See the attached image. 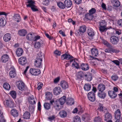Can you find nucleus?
<instances>
[{
	"label": "nucleus",
	"instance_id": "b1692460",
	"mask_svg": "<svg viewBox=\"0 0 122 122\" xmlns=\"http://www.w3.org/2000/svg\"><path fill=\"white\" fill-rule=\"evenodd\" d=\"M11 114L14 117H16L18 116V113L17 110L15 109H13L11 110Z\"/></svg>",
	"mask_w": 122,
	"mask_h": 122
},
{
	"label": "nucleus",
	"instance_id": "6e6552de",
	"mask_svg": "<svg viewBox=\"0 0 122 122\" xmlns=\"http://www.w3.org/2000/svg\"><path fill=\"white\" fill-rule=\"evenodd\" d=\"M18 61L19 64L22 65H24L27 62V60L25 57H20Z\"/></svg>",
	"mask_w": 122,
	"mask_h": 122
},
{
	"label": "nucleus",
	"instance_id": "338daca9",
	"mask_svg": "<svg viewBox=\"0 0 122 122\" xmlns=\"http://www.w3.org/2000/svg\"><path fill=\"white\" fill-rule=\"evenodd\" d=\"M55 118V117L54 115H53L51 117H50L48 118V119L50 120V121L53 120Z\"/></svg>",
	"mask_w": 122,
	"mask_h": 122
},
{
	"label": "nucleus",
	"instance_id": "774afa93",
	"mask_svg": "<svg viewBox=\"0 0 122 122\" xmlns=\"http://www.w3.org/2000/svg\"><path fill=\"white\" fill-rule=\"evenodd\" d=\"M117 24L119 25L122 26V19H120L117 21Z\"/></svg>",
	"mask_w": 122,
	"mask_h": 122
},
{
	"label": "nucleus",
	"instance_id": "f257e3e1",
	"mask_svg": "<svg viewBox=\"0 0 122 122\" xmlns=\"http://www.w3.org/2000/svg\"><path fill=\"white\" fill-rule=\"evenodd\" d=\"M107 24V23L105 20H102L99 22V29L101 32H106L108 29V28L106 27Z\"/></svg>",
	"mask_w": 122,
	"mask_h": 122
},
{
	"label": "nucleus",
	"instance_id": "4c0bfd02",
	"mask_svg": "<svg viewBox=\"0 0 122 122\" xmlns=\"http://www.w3.org/2000/svg\"><path fill=\"white\" fill-rule=\"evenodd\" d=\"M91 87V85L89 84H86L84 85V88L85 90L88 91L90 89Z\"/></svg>",
	"mask_w": 122,
	"mask_h": 122
},
{
	"label": "nucleus",
	"instance_id": "4be33fe9",
	"mask_svg": "<svg viewBox=\"0 0 122 122\" xmlns=\"http://www.w3.org/2000/svg\"><path fill=\"white\" fill-rule=\"evenodd\" d=\"M105 89V86L103 84H100L98 85V89L99 92H103Z\"/></svg>",
	"mask_w": 122,
	"mask_h": 122
},
{
	"label": "nucleus",
	"instance_id": "603ef678",
	"mask_svg": "<svg viewBox=\"0 0 122 122\" xmlns=\"http://www.w3.org/2000/svg\"><path fill=\"white\" fill-rule=\"evenodd\" d=\"M96 10L94 8H92L89 11V13L93 15V14L95 13Z\"/></svg>",
	"mask_w": 122,
	"mask_h": 122
},
{
	"label": "nucleus",
	"instance_id": "dca6fc26",
	"mask_svg": "<svg viewBox=\"0 0 122 122\" xmlns=\"http://www.w3.org/2000/svg\"><path fill=\"white\" fill-rule=\"evenodd\" d=\"M27 33V31L26 30L23 29L20 30L18 31V34L19 35L21 36H25Z\"/></svg>",
	"mask_w": 122,
	"mask_h": 122
},
{
	"label": "nucleus",
	"instance_id": "49530a36",
	"mask_svg": "<svg viewBox=\"0 0 122 122\" xmlns=\"http://www.w3.org/2000/svg\"><path fill=\"white\" fill-rule=\"evenodd\" d=\"M44 105L45 108L46 110H48L51 107L50 104L48 103H45Z\"/></svg>",
	"mask_w": 122,
	"mask_h": 122
},
{
	"label": "nucleus",
	"instance_id": "f704fd0d",
	"mask_svg": "<svg viewBox=\"0 0 122 122\" xmlns=\"http://www.w3.org/2000/svg\"><path fill=\"white\" fill-rule=\"evenodd\" d=\"M84 76L87 77L86 80L88 81H90L92 79V74L91 73H88L87 74L85 75Z\"/></svg>",
	"mask_w": 122,
	"mask_h": 122
},
{
	"label": "nucleus",
	"instance_id": "72a5a7b5",
	"mask_svg": "<svg viewBox=\"0 0 122 122\" xmlns=\"http://www.w3.org/2000/svg\"><path fill=\"white\" fill-rule=\"evenodd\" d=\"M98 95L99 97L103 99L105 97L106 94L104 92H100L98 93Z\"/></svg>",
	"mask_w": 122,
	"mask_h": 122
},
{
	"label": "nucleus",
	"instance_id": "2eb2a0df",
	"mask_svg": "<svg viewBox=\"0 0 122 122\" xmlns=\"http://www.w3.org/2000/svg\"><path fill=\"white\" fill-rule=\"evenodd\" d=\"M73 57L71 56L70 55L67 54H63L61 56V58L62 60H63L65 59L67 60H69L71 58H72Z\"/></svg>",
	"mask_w": 122,
	"mask_h": 122
},
{
	"label": "nucleus",
	"instance_id": "0e129e2a",
	"mask_svg": "<svg viewBox=\"0 0 122 122\" xmlns=\"http://www.w3.org/2000/svg\"><path fill=\"white\" fill-rule=\"evenodd\" d=\"M112 62L117 66H118L119 65L120 62L117 60H113L112 61Z\"/></svg>",
	"mask_w": 122,
	"mask_h": 122
},
{
	"label": "nucleus",
	"instance_id": "c756f323",
	"mask_svg": "<svg viewBox=\"0 0 122 122\" xmlns=\"http://www.w3.org/2000/svg\"><path fill=\"white\" fill-rule=\"evenodd\" d=\"M105 121H107V120H111L112 117L111 115L109 113H107L105 115Z\"/></svg>",
	"mask_w": 122,
	"mask_h": 122
},
{
	"label": "nucleus",
	"instance_id": "7ed1b4c3",
	"mask_svg": "<svg viewBox=\"0 0 122 122\" xmlns=\"http://www.w3.org/2000/svg\"><path fill=\"white\" fill-rule=\"evenodd\" d=\"M110 42L113 45H116L119 42L118 38L115 36H112L110 39Z\"/></svg>",
	"mask_w": 122,
	"mask_h": 122
},
{
	"label": "nucleus",
	"instance_id": "6ab92c4d",
	"mask_svg": "<svg viewBox=\"0 0 122 122\" xmlns=\"http://www.w3.org/2000/svg\"><path fill=\"white\" fill-rule=\"evenodd\" d=\"M108 94L109 96L112 98H115L117 96L116 93L113 91H109Z\"/></svg>",
	"mask_w": 122,
	"mask_h": 122
},
{
	"label": "nucleus",
	"instance_id": "864d4df0",
	"mask_svg": "<svg viewBox=\"0 0 122 122\" xmlns=\"http://www.w3.org/2000/svg\"><path fill=\"white\" fill-rule=\"evenodd\" d=\"M75 59H74V62L73 63L72 65L74 66L77 68H79V64L77 63L75 61Z\"/></svg>",
	"mask_w": 122,
	"mask_h": 122
},
{
	"label": "nucleus",
	"instance_id": "f3484780",
	"mask_svg": "<svg viewBox=\"0 0 122 122\" xmlns=\"http://www.w3.org/2000/svg\"><path fill=\"white\" fill-rule=\"evenodd\" d=\"M42 60L39 59L38 58H36V60L35 61V66L37 67H41V65Z\"/></svg>",
	"mask_w": 122,
	"mask_h": 122
},
{
	"label": "nucleus",
	"instance_id": "ea45409f",
	"mask_svg": "<svg viewBox=\"0 0 122 122\" xmlns=\"http://www.w3.org/2000/svg\"><path fill=\"white\" fill-rule=\"evenodd\" d=\"M85 18L88 20H92L93 17V15L89 13H87L85 15Z\"/></svg>",
	"mask_w": 122,
	"mask_h": 122
},
{
	"label": "nucleus",
	"instance_id": "4d7b16f0",
	"mask_svg": "<svg viewBox=\"0 0 122 122\" xmlns=\"http://www.w3.org/2000/svg\"><path fill=\"white\" fill-rule=\"evenodd\" d=\"M5 25L4 20L2 18L0 19V26H4Z\"/></svg>",
	"mask_w": 122,
	"mask_h": 122
},
{
	"label": "nucleus",
	"instance_id": "9d476101",
	"mask_svg": "<svg viewBox=\"0 0 122 122\" xmlns=\"http://www.w3.org/2000/svg\"><path fill=\"white\" fill-rule=\"evenodd\" d=\"M114 116L116 119H120L121 117V113L119 109H117L115 112Z\"/></svg>",
	"mask_w": 122,
	"mask_h": 122
},
{
	"label": "nucleus",
	"instance_id": "473e14b6",
	"mask_svg": "<svg viewBox=\"0 0 122 122\" xmlns=\"http://www.w3.org/2000/svg\"><path fill=\"white\" fill-rule=\"evenodd\" d=\"M30 116V113L28 112H25L24 114L23 117L24 119H29Z\"/></svg>",
	"mask_w": 122,
	"mask_h": 122
},
{
	"label": "nucleus",
	"instance_id": "cd10ccee",
	"mask_svg": "<svg viewBox=\"0 0 122 122\" xmlns=\"http://www.w3.org/2000/svg\"><path fill=\"white\" fill-rule=\"evenodd\" d=\"M34 37V34L33 33H30L28 34L27 35L26 38L28 40L30 41L33 39Z\"/></svg>",
	"mask_w": 122,
	"mask_h": 122
},
{
	"label": "nucleus",
	"instance_id": "37998d69",
	"mask_svg": "<svg viewBox=\"0 0 122 122\" xmlns=\"http://www.w3.org/2000/svg\"><path fill=\"white\" fill-rule=\"evenodd\" d=\"M3 87L5 89L9 90L10 89V85L7 83H5L3 84Z\"/></svg>",
	"mask_w": 122,
	"mask_h": 122
},
{
	"label": "nucleus",
	"instance_id": "7c9ffc66",
	"mask_svg": "<svg viewBox=\"0 0 122 122\" xmlns=\"http://www.w3.org/2000/svg\"><path fill=\"white\" fill-rule=\"evenodd\" d=\"M29 103L31 104H34L36 103L33 96H32L29 98Z\"/></svg>",
	"mask_w": 122,
	"mask_h": 122
},
{
	"label": "nucleus",
	"instance_id": "39448f33",
	"mask_svg": "<svg viewBox=\"0 0 122 122\" xmlns=\"http://www.w3.org/2000/svg\"><path fill=\"white\" fill-rule=\"evenodd\" d=\"M60 85L61 87L64 89L68 88L69 87L68 83L65 81H61L60 83Z\"/></svg>",
	"mask_w": 122,
	"mask_h": 122
},
{
	"label": "nucleus",
	"instance_id": "09e8293b",
	"mask_svg": "<svg viewBox=\"0 0 122 122\" xmlns=\"http://www.w3.org/2000/svg\"><path fill=\"white\" fill-rule=\"evenodd\" d=\"M46 99L48 100H50L52 98V95L49 92H47L46 94Z\"/></svg>",
	"mask_w": 122,
	"mask_h": 122
},
{
	"label": "nucleus",
	"instance_id": "3c124183",
	"mask_svg": "<svg viewBox=\"0 0 122 122\" xmlns=\"http://www.w3.org/2000/svg\"><path fill=\"white\" fill-rule=\"evenodd\" d=\"M10 94L13 98H16V93L15 91H11Z\"/></svg>",
	"mask_w": 122,
	"mask_h": 122
},
{
	"label": "nucleus",
	"instance_id": "a211bd4d",
	"mask_svg": "<svg viewBox=\"0 0 122 122\" xmlns=\"http://www.w3.org/2000/svg\"><path fill=\"white\" fill-rule=\"evenodd\" d=\"M80 66L81 69L84 71H86L89 69V66L87 64L82 63L81 64Z\"/></svg>",
	"mask_w": 122,
	"mask_h": 122
},
{
	"label": "nucleus",
	"instance_id": "69168bd1",
	"mask_svg": "<svg viewBox=\"0 0 122 122\" xmlns=\"http://www.w3.org/2000/svg\"><path fill=\"white\" fill-rule=\"evenodd\" d=\"M0 117V122H6V120L5 119L4 116Z\"/></svg>",
	"mask_w": 122,
	"mask_h": 122
},
{
	"label": "nucleus",
	"instance_id": "20e7f679",
	"mask_svg": "<svg viewBox=\"0 0 122 122\" xmlns=\"http://www.w3.org/2000/svg\"><path fill=\"white\" fill-rule=\"evenodd\" d=\"M4 103L5 106L10 107H14V103L11 100H6L4 101Z\"/></svg>",
	"mask_w": 122,
	"mask_h": 122
},
{
	"label": "nucleus",
	"instance_id": "c9c22d12",
	"mask_svg": "<svg viewBox=\"0 0 122 122\" xmlns=\"http://www.w3.org/2000/svg\"><path fill=\"white\" fill-rule=\"evenodd\" d=\"M66 98L65 96H63L59 99V102L61 105H62L66 101Z\"/></svg>",
	"mask_w": 122,
	"mask_h": 122
},
{
	"label": "nucleus",
	"instance_id": "f8f14e48",
	"mask_svg": "<svg viewBox=\"0 0 122 122\" xmlns=\"http://www.w3.org/2000/svg\"><path fill=\"white\" fill-rule=\"evenodd\" d=\"M61 92V89L60 87L57 86L55 87L53 89V93L54 95H57L59 94Z\"/></svg>",
	"mask_w": 122,
	"mask_h": 122
},
{
	"label": "nucleus",
	"instance_id": "4468645a",
	"mask_svg": "<svg viewBox=\"0 0 122 122\" xmlns=\"http://www.w3.org/2000/svg\"><path fill=\"white\" fill-rule=\"evenodd\" d=\"M44 43V41L40 40L39 41L35 43V47L36 48H38L41 47Z\"/></svg>",
	"mask_w": 122,
	"mask_h": 122
},
{
	"label": "nucleus",
	"instance_id": "de8ad7c7",
	"mask_svg": "<svg viewBox=\"0 0 122 122\" xmlns=\"http://www.w3.org/2000/svg\"><path fill=\"white\" fill-rule=\"evenodd\" d=\"M102 120V118L99 116L96 117L94 119L95 122H101Z\"/></svg>",
	"mask_w": 122,
	"mask_h": 122
},
{
	"label": "nucleus",
	"instance_id": "9b49d317",
	"mask_svg": "<svg viewBox=\"0 0 122 122\" xmlns=\"http://www.w3.org/2000/svg\"><path fill=\"white\" fill-rule=\"evenodd\" d=\"M18 88L21 91L25 90V86L24 83L22 82H20L18 85Z\"/></svg>",
	"mask_w": 122,
	"mask_h": 122
},
{
	"label": "nucleus",
	"instance_id": "ddd939ff",
	"mask_svg": "<svg viewBox=\"0 0 122 122\" xmlns=\"http://www.w3.org/2000/svg\"><path fill=\"white\" fill-rule=\"evenodd\" d=\"M9 57L7 54H5L3 55L1 58V61L5 63L8 61Z\"/></svg>",
	"mask_w": 122,
	"mask_h": 122
},
{
	"label": "nucleus",
	"instance_id": "5fc2aeb1",
	"mask_svg": "<svg viewBox=\"0 0 122 122\" xmlns=\"http://www.w3.org/2000/svg\"><path fill=\"white\" fill-rule=\"evenodd\" d=\"M110 52H111L113 53L115 52V53H118L119 51L118 50H117L116 49H113L112 48L110 49Z\"/></svg>",
	"mask_w": 122,
	"mask_h": 122
},
{
	"label": "nucleus",
	"instance_id": "58836bf2",
	"mask_svg": "<svg viewBox=\"0 0 122 122\" xmlns=\"http://www.w3.org/2000/svg\"><path fill=\"white\" fill-rule=\"evenodd\" d=\"M86 26L84 25H82L80 27L79 30L80 32L83 33L86 30Z\"/></svg>",
	"mask_w": 122,
	"mask_h": 122
},
{
	"label": "nucleus",
	"instance_id": "5701e85b",
	"mask_svg": "<svg viewBox=\"0 0 122 122\" xmlns=\"http://www.w3.org/2000/svg\"><path fill=\"white\" fill-rule=\"evenodd\" d=\"M91 51L92 54L93 56H96L98 55V51L96 48H92L91 50Z\"/></svg>",
	"mask_w": 122,
	"mask_h": 122
},
{
	"label": "nucleus",
	"instance_id": "f03ea898",
	"mask_svg": "<svg viewBox=\"0 0 122 122\" xmlns=\"http://www.w3.org/2000/svg\"><path fill=\"white\" fill-rule=\"evenodd\" d=\"M30 72L33 75L37 76L40 74L41 71L40 70L38 69L31 68L30 70Z\"/></svg>",
	"mask_w": 122,
	"mask_h": 122
},
{
	"label": "nucleus",
	"instance_id": "8fccbe9b",
	"mask_svg": "<svg viewBox=\"0 0 122 122\" xmlns=\"http://www.w3.org/2000/svg\"><path fill=\"white\" fill-rule=\"evenodd\" d=\"M103 43L105 45L108 47H110L111 46V44H110L108 42L105 40H103Z\"/></svg>",
	"mask_w": 122,
	"mask_h": 122
},
{
	"label": "nucleus",
	"instance_id": "e2e57ef3",
	"mask_svg": "<svg viewBox=\"0 0 122 122\" xmlns=\"http://www.w3.org/2000/svg\"><path fill=\"white\" fill-rule=\"evenodd\" d=\"M40 37V36H34V37H33L34 39L33 40L34 41H36L37 40L39 39Z\"/></svg>",
	"mask_w": 122,
	"mask_h": 122
},
{
	"label": "nucleus",
	"instance_id": "2f4dec72",
	"mask_svg": "<svg viewBox=\"0 0 122 122\" xmlns=\"http://www.w3.org/2000/svg\"><path fill=\"white\" fill-rule=\"evenodd\" d=\"M59 114L60 117L62 118H64L67 116V112L64 110L61 111L60 112Z\"/></svg>",
	"mask_w": 122,
	"mask_h": 122
},
{
	"label": "nucleus",
	"instance_id": "c85d7f7f",
	"mask_svg": "<svg viewBox=\"0 0 122 122\" xmlns=\"http://www.w3.org/2000/svg\"><path fill=\"white\" fill-rule=\"evenodd\" d=\"M74 100L72 98H68L66 100V103L67 104L71 105L74 103Z\"/></svg>",
	"mask_w": 122,
	"mask_h": 122
},
{
	"label": "nucleus",
	"instance_id": "1a4fd4ad",
	"mask_svg": "<svg viewBox=\"0 0 122 122\" xmlns=\"http://www.w3.org/2000/svg\"><path fill=\"white\" fill-rule=\"evenodd\" d=\"M11 70L9 73V75L11 78H14L16 76L15 69L14 67H11Z\"/></svg>",
	"mask_w": 122,
	"mask_h": 122
},
{
	"label": "nucleus",
	"instance_id": "aec40b11",
	"mask_svg": "<svg viewBox=\"0 0 122 122\" xmlns=\"http://www.w3.org/2000/svg\"><path fill=\"white\" fill-rule=\"evenodd\" d=\"M16 52L17 56H20L22 55L23 51L22 49L19 48L17 49Z\"/></svg>",
	"mask_w": 122,
	"mask_h": 122
},
{
	"label": "nucleus",
	"instance_id": "6e6d98bb",
	"mask_svg": "<svg viewBox=\"0 0 122 122\" xmlns=\"http://www.w3.org/2000/svg\"><path fill=\"white\" fill-rule=\"evenodd\" d=\"M49 0H45L43 1L42 3L43 5H47L49 3Z\"/></svg>",
	"mask_w": 122,
	"mask_h": 122
},
{
	"label": "nucleus",
	"instance_id": "a878e982",
	"mask_svg": "<svg viewBox=\"0 0 122 122\" xmlns=\"http://www.w3.org/2000/svg\"><path fill=\"white\" fill-rule=\"evenodd\" d=\"M14 19L15 21L17 22H20L21 20V18L20 15L19 14H15L13 16Z\"/></svg>",
	"mask_w": 122,
	"mask_h": 122
},
{
	"label": "nucleus",
	"instance_id": "052dcab7",
	"mask_svg": "<svg viewBox=\"0 0 122 122\" xmlns=\"http://www.w3.org/2000/svg\"><path fill=\"white\" fill-rule=\"evenodd\" d=\"M43 86V84L42 83H38L37 89L38 90H40L42 88Z\"/></svg>",
	"mask_w": 122,
	"mask_h": 122
},
{
	"label": "nucleus",
	"instance_id": "680f3d73",
	"mask_svg": "<svg viewBox=\"0 0 122 122\" xmlns=\"http://www.w3.org/2000/svg\"><path fill=\"white\" fill-rule=\"evenodd\" d=\"M111 78L113 80L115 81L117 80L118 78V77L116 75L112 76H111Z\"/></svg>",
	"mask_w": 122,
	"mask_h": 122
},
{
	"label": "nucleus",
	"instance_id": "13d9d810",
	"mask_svg": "<svg viewBox=\"0 0 122 122\" xmlns=\"http://www.w3.org/2000/svg\"><path fill=\"white\" fill-rule=\"evenodd\" d=\"M31 10L34 11H35L38 10V9L36 8V6L34 5V6H32L31 7Z\"/></svg>",
	"mask_w": 122,
	"mask_h": 122
},
{
	"label": "nucleus",
	"instance_id": "c03bdc74",
	"mask_svg": "<svg viewBox=\"0 0 122 122\" xmlns=\"http://www.w3.org/2000/svg\"><path fill=\"white\" fill-rule=\"evenodd\" d=\"M74 122H81V120L79 117L77 116H75L74 117Z\"/></svg>",
	"mask_w": 122,
	"mask_h": 122
},
{
	"label": "nucleus",
	"instance_id": "412c9836",
	"mask_svg": "<svg viewBox=\"0 0 122 122\" xmlns=\"http://www.w3.org/2000/svg\"><path fill=\"white\" fill-rule=\"evenodd\" d=\"M111 2L114 6L118 7L120 5V3L118 0H111Z\"/></svg>",
	"mask_w": 122,
	"mask_h": 122
},
{
	"label": "nucleus",
	"instance_id": "0eeeda50",
	"mask_svg": "<svg viewBox=\"0 0 122 122\" xmlns=\"http://www.w3.org/2000/svg\"><path fill=\"white\" fill-rule=\"evenodd\" d=\"M11 35L10 33H7L4 36L3 40L5 42H8L11 40Z\"/></svg>",
	"mask_w": 122,
	"mask_h": 122
},
{
	"label": "nucleus",
	"instance_id": "393cba45",
	"mask_svg": "<svg viewBox=\"0 0 122 122\" xmlns=\"http://www.w3.org/2000/svg\"><path fill=\"white\" fill-rule=\"evenodd\" d=\"M65 6L67 7H70L72 5V2L70 0H66L64 1Z\"/></svg>",
	"mask_w": 122,
	"mask_h": 122
},
{
	"label": "nucleus",
	"instance_id": "a19ab883",
	"mask_svg": "<svg viewBox=\"0 0 122 122\" xmlns=\"http://www.w3.org/2000/svg\"><path fill=\"white\" fill-rule=\"evenodd\" d=\"M84 76V74L82 71L79 72L77 75V77L79 79H81Z\"/></svg>",
	"mask_w": 122,
	"mask_h": 122
},
{
	"label": "nucleus",
	"instance_id": "bb28decb",
	"mask_svg": "<svg viewBox=\"0 0 122 122\" xmlns=\"http://www.w3.org/2000/svg\"><path fill=\"white\" fill-rule=\"evenodd\" d=\"M27 3L29 4L26 5L27 7H30L32 6H34L35 3V1L34 0H27Z\"/></svg>",
	"mask_w": 122,
	"mask_h": 122
},
{
	"label": "nucleus",
	"instance_id": "a18cd8bd",
	"mask_svg": "<svg viewBox=\"0 0 122 122\" xmlns=\"http://www.w3.org/2000/svg\"><path fill=\"white\" fill-rule=\"evenodd\" d=\"M57 4L58 6L60 8L63 9L65 7V5H64L63 3L61 2H58Z\"/></svg>",
	"mask_w": 122,
	"mask_h": 122
},
{
	"label": "nucleus",
	"instance_id": "423d86ee",
	"mask_svg": "<svg viewBox=\"0 0 122 122\" xmlns=\"http://www.w3.org/2000/svg\"><path fill=\"white\" fill-rule=\"evenodd\" d=\"M88 97L89 100L92 102H94L95 100L94 93L92 92H90L88 93Z\"/></svg>",
	"mask_w": 122,
	"mask_h": 122
},
{
	"label": "nucleus",
	"instance_id": "e433bc0d",
	"mask_svg": "<svg viewBox=\"0 0 122 122\" xmlns=\"http://www.w3.org/2000/svg\"><path fill=\"white\" fill-rule=\"evenodd\" d=\"M87 33L88 35L92 37L94 36V34L93 31L91 29H88Z\"/></svg>",
	"mask_w": 122,
	"mask_h": 122
},
{
	"label": "nucleus",
	"instance_id": "bf43d9fd",
	"mask_svg": "<svg viewBox=\"0 0 122 122\" xmlns=\"http://www.w3.org/2000/svg\"><path fill=\"white\" fill-rule=\"evenodd\" d=\"M45 34L46 36L50 40H52L53 39V37H52L50 36L48 34L46 33V32L45 33Z\"/></svg>",
	"mask_w": 122,
	"mask_h": 122
},
{
	"label": "nucleus",
	"instance_id": "79ce46f5",
	"mask_svg": "<svg viewBox=\"0 0 122 122\" xmlns=\"http://www.w3.org/2000/svg\"><path fill=\"white\" fill-rule=\"evenodd\" d=\"M44 56L43 54H42V52H40L37 54V57L36 58L39 59L41 60H42V59L43 57Z\"/></svg>",
	"mask_w": 122,
	"mask_h": 122
}]
</instances>
